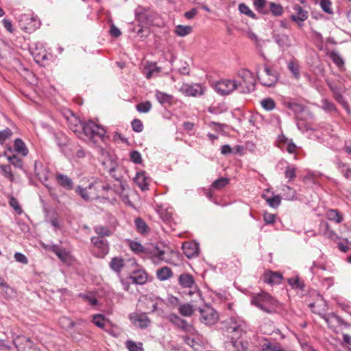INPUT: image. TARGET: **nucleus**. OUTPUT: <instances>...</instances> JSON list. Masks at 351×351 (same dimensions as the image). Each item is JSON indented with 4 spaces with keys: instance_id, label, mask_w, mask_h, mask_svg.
Here are the masks:
<instances>
[{
    "instance_id": "nucleus-64",
    "label": "nucleus",
    "mask_w": 351,
    "mask_h": 351,
    "mask_svg": "<svg viewBox=\"0 0 351 351\" xmlns=\"http://www.w3.org/2000/svg\"><path fill=\"white\" fill-rule=\"evenodd\" d=\"M221 152L223 155L232 153V148L228 145H224L221 148Z\"/></svg>"
},
{
    "instance_id": "nucleus-56",
    "label": "nucleus",
    "mask_w": 351,
    "mask_h": 351,
    "mask_svg": "<svg viewBox=\"0 0 351 351\" xmlns=\"http://www.w3.org/2000/svg\"><path fill=\"white\" fill-rule=\"evenodd\" d=\"M130 248L133 252L136 253L142 252L143 251V245L135 241L131 242Z\"/></svg>"
},
{
    "instance_id": "nucleus-51",
    "label": "nucleus",
    "mask_w": 351,
    "mask_h": 351,
    "mask_svg": "<svg viewBox=\"0 0 351 351\" xmlns=\"http://www.w3.org/2000/svg\"><path fill=\"white\" fill-rule=\"evenodd\" d=\"M320 5L322 10L328 14H332L331 3L328 0H322Z\"/></svg>"
},
{
    "instance_id": "nucleus-8",
    "label": "nucleus",
    "mask_w": 351,
    "mask_h": 351,
    "mask_svg": "<svg viewBox=\"0 0 351 351\" xmlns=\"http://www.w3.org/2000/svg\"><path fill=\"white\" fill-rule=\"evenodd\" d=\"M129 319L131 322L136 327L140 328H146L150 324V319L146 313H133L129 315Z\"/></svg>"
},
{
    "instance_id": "nucleus-35",
    "label": "nucleus",
    "mask_w": 351,
    "mask_h": 351,
    "mask_svg": "<svg viewBox=\"0 0 351 351\" xmlns=\"http://www.w3.org/2000/svg\"><path fill=\"white\" fill-rule=\"evenodd\" d=\"M230 182V180L227 178H220L212 184V188L217 190H220L227 186Z\"/></svg>"
},
{
    "instance_id": "nucleus-12",
    "label": "nucleus",
    "mask_w": 351,
    "mask_h": 351,
    "mask_svg": "<svg viewBox=\"0 0 351 351\" xmlns=\"http://www.w3.org/2000/svg\"><path fill=\"white\" fill-rule=\"evenodd\" d=\"M182 250L184 254L188 258H192L198 254L199 246L195 242L186 241L182 244Z\"/></svg>"
},
{
    "instance_id": "nucleus-19",
    "label": "nucleus",
    "mask_w": 351,
    "mask_h": 351,
    "mask_svg": "<svg viewBox=\"0 0 351 351\" xmlns=\"http://www.w3.org/2000/svg\"><path fill=\"white\" fill-rule=\"evenodd\" d=\"M282 279V276L278 272L269 271L264 274L263 280L265 282L270 285L279 284Z\"/></svg>"
},
{
    "instance_id": "nucleus-5",
    "label": "nucleus",
    "mask_w": 351,
    "mask_h": 351,
    "mask_svg": "<svg viewBox=\"0 0 351 351\" xmlns=\"http://www.w3.org/2000/svg\"><path fill=\"white\" fill-rule=\"evenodd\" d=\"M214 88L217 93L227 95L238 89V84L234 80H221L215 83Z\"/></svg>"
},
{
    "instance_id": "nucleus-60",
    "label": "nucleus",
    "mask_w": 351,
    "mask_h": 351,
    "mask_svg": "<svg viewBox=\"0 0 351 351\" xmlns=\"http://www.w3.org/2000/svg\"><path fill=\"white\" fill-rule=\"evenodd\" d=\"M110 33L112 36L115 38H117L121 35V31L114 25H112Z\"/></svg>"
},
{
    "instance_id": "nucleus-25",
    "label": "nucleus",
    "mask_w": 351,
    "mask_h": 351,
    "mask_svg": "<svg viewBox=\"0 0 351 351\" xmlns=\"http://www.w3.org/2000/svg\"><path fill=\"white\" fill-rule=\"evenodd\" d=\"M287 67L290 72L292 73L293 77L295 80H298L300 77V66L298 61L293 58L287 64Z\"/></svg>"
},
{
    "instance_id": "nucleus-13",
    "label": "nucleus",
    "mask_w": 351,
    "mask_h": 351,
    "mask_svg": "<svg viewBox=\"0 0 351 351\" xmlns=\"http://www.w3.org/2000/svg\"><path fill=\"white\" fill-rule=\"evenodd\" d=\"M50 250L64 263L70 264L72 260L71 255L64 249L60 248L58 245H53Z\"/></svg>"
},
{
    "instance_id": "nucleus-28",
    "label": "nucleus",
    "mask_w": 351,
    "mask_h": 351,
    "mask_svg": "<svg viewBox=\"0 0 351 351\" xmlns=\"http://www.w3.org/2000/svg\"><path fill=\"white\" fill-rule=\"evenodd\" d=\"M58 323L60 327L66 330L72 329L75 326V322L66 316L61 317Z\"/></svg>"
},
{
    "instance_id": "nucleus-58",
    "label": "nucleus",
    "mask_w": 351,
    "mask_h": 351,
    "mask_svg": "<svg viewBox=\"0 0 351 351\" xmlns=\"http://www.w3.org/2000/svg\"><path fill=\"white\" fill-rule=\"evenodd\" d=\"M94 184L97 191H99L100 189L104 191H108L112 189V187L108 184H104L99 182H94Z\"/></svg>"
},
{
    "instance_id": "nucleus-33",
    "label": "nucleus",
    "mask_w": 351,
    "mask_h": 351,
    "mask_svg": "<svg viewBox=\"0 0 351 351\" xmlns=\"http://www.w3.org/2000/svg\"><path fill=\"white\" fill-rule=\"evenodd\" d=\"M95 232L98 234L97 237L104 238V237H109L112 235V232L109 228L102 226H97L94 228Z\"/></svg>"
},
{
    "instance_id": "nucleus-45",
    "label": "nucleus",
    "mask_w": 351,
    "mask_h": 351,
    "mask_svg": "<svg viewBox=\"0 0 351 351\" xmlns=\"http://www.w3.org/2000/svg\"><path fill=\"white\" fill-rule=\"evenodd\" d=\"M239 10L242 14H244L253 19L255 18V14H254V12L250 9V8L247 5H246L244 3H241L239 5Z\"/></svg>"
},
{
    "instance_id": "nucleus-44",
    "label": "nucleus",
    "mask_w": 351,
    "mask_h": 351,
    "mask_svg": "<svg viewBox=\"0 0 351 351\" xmlns=\"http://www.w3.org/2000/svg\"><path fill=\"white\" fill-rule=\"evenodd\" d=\"M261 106L267 110H271L275 108V102L271 98H267L262 100Z\"/></svg>"
},
{
    "instance_id": "nucleus-4",
    "label": "nucleus",
    "mask_w": 351,
    "mask_h": 351,
    "mask_svg": "<svg viewBox=\"0 0 351 351\" xmlns=\"http://www.w3.org/2000/svg\"><path fill=\"white\" fill-rule=\"evenodd\" d=\"M258 78L261 83L265 86H273L278 80V72L265 66L261 73H258Z\"/></svg>"
},
{
    "instance_id": "nucleus-34",
    "label": "nucleus",
    "mask_w": 351,
    "mask_h": 351,
    "mask_svg": "<svg viewBox=\"0 0 351 351\" xmlns=\"http://www.w3.org/2000/svg\"><path fill=\"white\" fill-rule=\"evenodd\" d=\"M284 104L286 107L291 110L295 113H301L304 110V106L302 104L290 101H285Z\"/></svg>"
},
{
    "instance_id": "nucleus-20",
    "label": "nucleus",
    "mask_w": 351,
    "mask_h": 351,
    "mask_svg": "<svg viewBox=\"0 0 351 351\" xmlns=\"http://www.w3.org/2000/svg\"><path fill=\"white\" fill-rule=\"evenodd\" d=\"M319 231L323 235L330 239L336 240L337 239V234L332 230L330 229L328 223L326 221H322L320 223Z\"/></svg>"
},
{
    "instance_id": "nucleus-9",
    "label": "nucleus",
    "mask_w": 351,
    "mask_h": 351,
    "mask_svg": "<svg viewBox=\"0 0 351 351\" xmlns=\"http://www.w3.org/2000/svg\"><path fill=\"white\" fill-rule=\"evenodd\" d=\"M18 351H34V343L29 338L19 336L14 340Z\"/></svg>"
},
{
    "instance_id": "nucleus-32",
    "label": "nucleus",
    "mask_w": 351,
    "mask_h": 351,
    "mask_svg": "<svg viewBox=\"0 0 351 351\" xmlns=\"http://www.w3.org/2000/svg\"><path fill=\"white\" fill-rule=\"evenodd\" d=\"M192 32V27L190 25H179L176 26L175 33L178 36L184 37Z\"/></svg>"
},
{
    "instance_id": "nucleus-48",
    "label": "nucleus",
    "mask_w": 351,
    "mask_h": 351,
    "mask_svg": "<svg viewBox=\"0 0 351 351\" xmlns=\"http://www.w3.org/2000/svg\"><path fill=\"white\" fill-rule=\"evenodd\" d=\"M285 177L289 179V182L292 181L296 176L295 169L294 167L288 166L285 172Z\"/></svg>"
},
{
    "instance_id": "nucleus-37",
    "label": "nucleus",
    "mask_w": 351,
    "mask_h": 351,
    "mask_svg": "<svg viewBox=\"0 0 351 351\" xmlns=\"http://www.w3.org/2000/svg\"><path fill=\"white\" fill-rule=\"evenodd\" d=\"M328 219L334 221L336 223H340L342 221L343 218L340 213L337 210H330L326 214Z\"/></svg>"
},
{
    "instance_id": "nucleus-23",
    "label": "nucleus",
    "mask_w": 351,
    "mask_h": 351,
    "mask_svg": "<svg viewBox=\"0 0 351 351\" xmlns=\"http://www.w3.org/2000/svg\"><path fill=\"white\" fill-rule=\"evenodd\" d=\"M56 180L58 183L64 189L71 190L73 187V183L72 180L66 175L57 174Z\"/></svg>"
},
{
    "instance_id": "nucleus-59",
    "label": "nucleus",
    "mask_w": 351,
    "mask_h": 351,
    "mask_svg": "<svg viewBox=\"0 0 351 351\" xmlns=\"http://www.w3.org/2000/svg\"><path fill=\"white\" fill-rule=\"evenodd\" d=\"M276 219V215L274 214L266 213L264 214V220L266 223H273Z\"/></svg>"
},
{
    "instance_id": "nucleus-50",
    "label": "nucleus",
    "mask_w": 351,
    "mask_h": 351,
    "mask_svg": "<svg viewBox=\"0 0 351 351\" xmlns=\"http://www.w3.org/2000/svg\"><path fill=\"white\" fill-rule=\"evenodd\" d=\"M130 160L135 164H141L142 162L141 154L138 151L131 152Z\"/></svg>"
},
{
    "instance_id": "nucleus-41",
    "label": "nucleus",
    "mask_w": 351,
    "mask_h": 351,
    "mask_svg": "<svg viewBox=\"0 0 351 351\" xmlns=\"http://www.w3.org/2000/svg\"><path fill=\"white\" fill-rule=\"evenodd\" d=\"M337 167H338V169L341 171V173H343L344 176L347 178V179H349L351 177V168L348 167V166L342 162H339L337 163Z\"/></svg>"
},
{
    "instance_id": "nucleus-17",
    "label": "nucleus",
    "mask_w": 351,
    "mask_h": 351,
    "mask_svg": "<svg viewBox=\"0 0 351 351\" xmlns=\"http://www.w3.org/2000/svg\"><path fill=\"white\" fill-rule=\"evenodd\" d=\"M34 171L38 178L42 182H46L49 179V171L46 167H44L40 162L37 161L34 163Z\"/></svg>"
},
{
    "instance_id": "nucleus-10",
    "label": "nucleus",
    "mask_w": 351,
    "mask_h": 351,
    "mask_svg": "<svg viewBox=\"0 0 351 351\" xmlns=\"http://www.w3.org/2000/svg\"><path fill=\"white\" fill-rule=\"evenodd\" d=\"M76 192L85 200H91L98 196L96 192L94 183L89 184L88 187L84 189L78 186Z\"/></svg>"
},
{
    "instance_id": "nucleus-38",
    "label": "nucleus",
    "mask_w": 351,
    "mask_h": 351,
    "mask_svg": "<svg viewBox=\"0 0 351 351\" xmlns=\"http://www.w3.org/2000/svg\"><path fill=\"white\" fill-rule=\"evenodd\" d=\"M193 311V306L188 303L182 304L179 307V313L183 316H191Z\"/></svg>"
},
{
    "instance_id": "nucleus-63",
    "label": "nucleus",
    "mask_w": 351,
    "mask_h": 351,
    "mask_svg": "<svg viewBox=\"0 0 351 351\" xmlns=\"http://www.w3.org/2000/svg\"><path fill=\"white\" fill-rule=\"evenodd\" d=\"M2 23H3V25L4 26V27L10 32H13V29H12V23L10 20H8L6 19H4L3 21H2Z\"/></svg>"
},
{
    "instance_id": "nucleus-27",
    "label": "nucleus",
    "mask_w": 351,
    "mask_h": 351,
    "mask_svg": "<svg viewBox=\"0 0 351 351\" xmlns=\"http://www.w3.org/2000/svg\"><path fill=\"white\" fill-rule=\"evenodd\" d=\"M173 275L171 269L168 267H163L157 270L156 276L158 279L161 281L166 280Z\"/></svg>"
},
{
    "instance_id": "nucleus-2",
    "label": "nucleus",
    "mask_w": 351,
    "mask_h": 351,
    "mask_svg": "<svg viewBox=\"0 0 351 351\" xmlns=\"http://www.w3.org/2000/svg\"><path fill=\"white\" fill-rule=\"evenodd\" d=\"M251 304L263 311L272 314L276 312L278 301L266 292H261L252 296Z\"/></svg>"
},
{
    "instance_id": "nucleus-18",
    "label": "nucleus",
    "mask_w": 351,
    "mask_h": 351,
    "mask_svg": "<svg viewBox=\"0 0 351 351\" xmlns=\"http://www.w3.org/2000/svg\"><path fill=\"white\" fill-rule=\"evenodd\" d=\"M274 39L281 48L287 49L291 46L290 38L285 34H274Z\"/></svg>"
},
{
    "instance_id": "nucleus-47",
    "label": "nucleus",
    "mask_w": 351,
    "mask_h": 351,
    "mask_svg": "<svg viewBox=\"0 0 351 351\" xmlns=\"http://www.w3.org/2000/svg\"><path fill=\"white\" fill-rule=\"evenodd\" d=\"M8 160L10 162V163L17 168H22L23 167V161L21 158L17 157L15 155L12 156H8Z\"/></svg>"
},
{
    "instance_id": "nucleus-31",
    "label": "nucleus",
    "mask_w": 351,
    "mask_h": 351,
    "mask_svg": "<svg viewBox=\"0 0 351 351\" xmlns=\"http://www.w3.org/2000/svg\"><path fill=\"white\" fill-rule=\"evenodd\" d=\"M110 267L116 272H119L124 266L123 259L118 257H114L110 262Z\"/></svg>"
},
{
    "instance_id": "nucleus-22",
    "label": "nucleus",
    "mask_w": 351,
    "mask_h": 351,
    "mask_svg": "<svg viewBox=\"0 0 351 351\" xmlns=\"http://www.w3.org/2000/svg\"><path fill=\"white\" fill-rule=\"evenodd\" d=\"M179 284L184 288H192L195 285L193 276L189 274H182L178 278Z\"/></svg>"
},
{
    "instance_id": "nucleus-55",
    "label": "nucleus",
    "mask_w": 351,
    "mask_h": 351,
    "mask_svg": "<svg viewBox=\"0 0 351 351\" xmlns=\"http://www.w3.org/2000/svg\"><path fill=\"white\" fill-rule=\"evenodd\" d=\"M14 259L16 261L23 263V264H27L28 263V259L22 253L20 252H16L14 254Z\"/></svg>"
},
{
    "instance_id": "nucleus-42",
    "label": "nucleus",
    "mask_w": 351,
    "mask_h": 351,
    "mask_svg": "<svg viewBox=\"0 0 351 351\" xmlns=\"http://www.w3.org/2000/svg\"><path fill=\"white\" fill-rule=\"evenodd\" d=\"M136 110L139 112L147 113L151 110L152 104L150 101H145V102H141V103L138 104L136 105Z\"/></svg>"
},
{
    "instance_id": "nucleus-61",
    "label": "nucleus",
    "mask_w": 351,
    "mask_h": 351,
    "mask_svg": "<svg viewBox=\"0 0 351 351\" xmlns=\"http://www.w3.org/2000/svg\"><path fill=\"white\" fill-rule=\"evenodd\" d=\"M109 173L111 174V176L115 178L118 182L121 181V178L120 176H117V174H114L115 171V165L112 163L111 166L108 169Z\"/></svg>"
},
{
    "instance_id": "nucleus-57",
    "label": "nucleus",
    "mask_w": 351,
    "mask_h": 351,
    "mask_svg": "<svg viewBox=\"0 0 351 351\" xmlns=\"http://www.w3.org/2000/svg\"><path fill=\"white\" fill-rule=\"evenodd\" d=\"M127 347L129 351H143V348L141 346H138L132 341H128Z\"/></svg>"
},
{
    "instance_id": "nucleus-36",
    "label": "nucleus",
    "mask_w": 351,
    "mask_h": 351,
    "mask_svg": "<svg viewBox=\"0 0 351 351\" xmlns=\"http://www.w3.org/2000/svg\"><path fill=\"white\" fill-rule=\"evenodd\" d=\"M263 197L271 207L276 208L280 204L281 197L279 195L267 197L263 195Z\"/></svg>"
},
{
    "instance_id": "nucleus-40",
    "label": "nucleus",
    "mask_w": 351,
    "mask_h": 351,
    "mask_svg": "<svg viewBox=\"0 0 351 351\" xmlns=\"http://www.w3.org/2000/svg\"><path fill=\"white\" fill-rule=\"evenodd\" d=\"M135 225L138 232L140 233H145L148 231L149 228L147 223L141 218H136L134 220Z\"/></svg>"
},
{
    "instance_id": "nucleus-11",
    "label": "nucleus",
    "mask_w": 351,
    "mask_h": 351,
    "mask_svg": "<svg viewBox=\"0 0 351 351\" xmlns=\"http://www.w3.org/2000/svg\"><path fill=\"white\" fill-rule=\"evenodd\" d=\"M91 242L95 247L100 250V256H104L108 254L109 247L106 239L100 237H93L91 238Z\"/></svg>"
},
{
    "instance_id": "nucleus-6",
    "label": "nucleus",
    "mask_w": 351,
    "mask_h": 351,
    "mask_svg": "<svg viewBox=\"0 0 351 351\" xmlns=\"http://www.w3.org/2000/svg\"><path fill=\"white\" fill-rule=\"evenodd\" d=\"M200 320L206 325H213L215 324L218 319L217 313L209 306H205L200 309Z\"/></svg>"
},
{
    "instance_id": "nucleus-46",
    "label": "nucleus",
    "mask_w": 351,
    "mask_h": 351,
    "mask_svg": "<svg viewBox=\"0 0 351 351\" xmlns=\"http://www.w3.org/2000/svg\"><path fill=\"white\" fill-rule=\"evenodd\" d=\"M93 322L99 328H104L105 325V319L102 315H95L93 317Z\"/></svg>"
},
{
    "instance_id": "nucleus-1",
    "label": "nucleus",
    "mask_w": 351,
    "mask_h": 351,
    "mask_svg": "<svg viewBox=\"0 0 351 351\" xmlns=\"http://www.w3.org/2000/svg\"><path fill=\"white\" fill-rule=\"evenodd\" d=\"M75 121L79 124H75L71 129L77 134V135L85 141L97 142L98 140H102L106 134L105 129L92 121L86 123H82L75 119Z\"/></svg>"
},
{
    "instance_id": "nucleus-49",
    "label": "nucleus",
    "mask_w": 351,
    "mask_h": 351,
    "mask_svg": "<svg viewBox=\"0 0 351 351\" xmlns=\"http://www.w3.org/2000/svg\"><path fill=\"white\" fill-rule=\"evenodd\" d=\"M12 134L10 129L6 128L2 131H0V143L3 144L4 141L9 138Z\"/></svg>"
},
{
    "instance_id": "nucleus-21",
    "label": "nucleus",
    "mask_w": 351,
    "mask_h": 351,
    "mask_svg": "<svg viewBox=\"0 0 351 351\" xmlns=\"http://www.w3.org/2000/svg\"><path fill=\"white\" fill-rule=\"evenodd\" d=\"M129 279L132 283L143 285L146 282L147 276L144 271H136L133 273L132 276L129 277Z\"/></svg>"
},
{
    "instance_id": "nucleus-52",
    "label": "nucleus",
    "mask_w": 351,
    "mask_h": 351,
    "mask_svg": "<svg viewBox=\"0 0 351 351\" xmlns=\"http://www.w3.org/2000/svg\"><path fill=\"white\" fill-rule=\"evenodd\" d=\"M158 72L159 69L156 66V64L150 65L149 68H147L146 77L147 79H149L152 77H153L155 73H157Z\"/></svg>"
},
{
    "instance_id": "nucleus-15",
    "label": "nucleus",
    "mask_w": 351,
    "mask_h": 351,
    "mask_svg": "<svg viewBox=\"0 0 351 351\" xmlns=\"http://www.w3.org/2000/svg\"><path fill=\"white\" fill-rule=\"evenodd\" d=\"M295 14H292L291 18L293 21L297 22L299 25L308 18V12L304 10L300 5H296L293 7Z\"/></svg>"
},
{
    "instance_id": "nucleus-54",
    "label": "nucleus",
    "mask_w": 351,
    "mask_h": 351,
    "mask_svg": "<svg viewBox=\"0 0 351 351\" xmlns=\"http://www.w3.org/2000/svg\"><path fill=\"white\" fill-rule=\"evenodd\" d=\"M127 184L121 181H119L118 184H114L113 190L117 194H121L125 189Z\"/></svg>"
},
{
    "instance_id": "nucleus-14",
    "label": "nucleus",
    "mask_w": 351,
    "mask_h": 351,
    "mask_svg": "<svg viewBox=\"0 0 351 351\" xmlns=\"http://www.w3.org/2000/svg\"><path fill=\"white\" fill-rule=\"evenodd\" d=\"M226 331L228 334L232 335V340L239 339L243 333V329L242 328L241 324L237 322H232L227 326Z\"/></svg>"
},
{
    "instance_id": "nucleus-30",
    "label": "nucleus",
    "mask_w": 351,
    "mask_h": 351,
    "mask_svg": "<svg viewBox=\"0 0 351 351\" xmlns=\"http://www.w3.org/2000/svg\"><path fill=\"white\" fill-rule=\"evenodd\" d=\"M156 97L161 104H171L173 99L172 95L158 90L156 92Z\"/></svg>"
},
{
    "instance_id": "nucleus-62",
    "label": "nucleus",
    "mask_w": 351,
    "mask_h": 351,
    "mask_svg": "<svg viewBox=\"0 0 351 351\" xmlns=\"http://www.w3.org/2000/svg\"><path fill=\"white\" fill-rule=\"evenodd\" d=\"M197 14V10L195 8H193L190 10L189 11H187L184 13V16L187 19H193L196 14Z\"/></svg>"
},
{
    "instance_id": "nucleus-39",
    "label": "nucleus",
    "mask_w": 351,
    "mask_h": 351,
    "mask_svg": "<svg viewBox=\"0 0 351 351\" xmlns=\"http://www.w3.org/2000/svg\"><path fill=\"white\" fill-rule=\"evenodd\" d=\"M269 8L272 14L276 16H281L283 13L282 7L278 4L274 2H270L269 3Z\"/></svg>"
},
{
    "instance_id": "nucleus-53",
    "label": "nucleus",
    "mask_w": 351,
    "mask_h": 351,
    "mask_svg": "<svg viewBox=\"0 0 351 351\" xmlns=\"http://www.w3.org/2000/svg\"><path fill=\"white\" fill-rule=\"evenodd\" d=\"M132 127L134 132H141L143 130V125L141 120L134 119L132 122Z\"/></svg>"
},
{
    "instance_id": "nucleus-29",
    "label": "nucleus",
    "mask_w": 351,
    "mask_h": 351,
    "mask_svg": "<svg viewBox=\"0 0 351 351\" xmlns=\"http://www.w3.org/2000/svg\"><path fill=\"white\" fill-rule=\"evenodd\" d=\"M14 149L16 152L21 154L24 156L28 154V149L21 138H16L14 141Z\"/></svg>"
},
{
    "instance_id": "nucleus-3",
    "label": "nucleus",
    "mask_w": 351,
    "mask_h": 351,
    "mask_svg": "<svg viewBox=\"0 0 351 351\" xmlns=\"http://www.w3.org/2000/svg\"><path fill=\"white\" fill-rule=\"evenodd\" d=\"M242 81L238 84V89L241 93H248L255 88V79L253 74L248 70H243L239 74Z\"/></svg>"
},
{
    "instance_id": "nucleus-43",
    "label": "nucleus",
    "mask_w": 351,
    "mask_h": 351,
    "mask_svg": "<svg viewBox=\"0 0 351 351\" xmlns=\"http://www.w3.org/2000/svg\"><path fill=\"white\" fill-rule=\"evenodd\" d=\"M0 168L2 171L3 176L9 179L10 181L14 180V175L12 172L11 167L10 165H1Z\"/></svg>"
},
{
    "instance_id": "nucleus-26",
    "label": "nucleus",
    "mask_w": 351,
    "mask_h": 351,
    "mask_svg": "<svg viewBox=\"0 0 351 351\" xmlns=\"http://www.w3.org/2000/svg\"><path fill=\"white\" fill-rule=\"evenodd\" d=\"M134 182L141 190L145 191L148 189V183L144 171L136 173L134 178Z\"/></svg>"
},
{
    "instance_id": "nucleus-7",
    "label": "nucleus",
    "mask_w": 351,
    "mask_h": 351,
    "mask_svg": "<svg viewBox=\"0 0 351 351\" xmlns=\"http://www.w3.org/2000/svg\"><path fill=\"white\" fill-rule=\"evenodd\" d=\"M227 351H254L247 341L231 340L225 342Z\"/></svg>"
},
{
    "instance_id": "nucleus-24",
    "label": "nucleus",
    "mask_w": 351,
    "mask_h": 351,
    "mask_svg": "<svg viewBox=\"0 0 351 351\" xmlns=\"http://www.w3.org/2000/svg\"><path fill=\"white\" fill-rule=\"evenodd\" d=\"M185 93L188 96L195 97L204 94V88L199 84L186 86L184 89Z\"/></svg>"
},
{
    "instance_id": "nucleus-16",
    "label": "nucleus",
    "mask_w": 351,
    "mask_h": 351,
    "mask_svg": "<svg viewBox=\"0 0 351 351\" xmlns=\"http://www.w3.org/2000/svg\"><path fill=\"white\" fill-rule=\"evenodd\" d=\"M169 320L176 326H179L180 328H182L186 331L191 332L193 330H194V328L191 325H189L184 319H181L179 316H178L176 314L170 315Z\"/></svg>"
}]
</instances>
